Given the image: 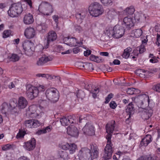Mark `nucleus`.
Listing matches in <instances>:
<instances>
[{
  "label": "nucleus",
  "mask_w": 160,
  "mask_h": 160,
  "mask_svg": "<svg viewBox=\"0 0 160 160\" xmlns=\"http://www.w3.org/2000/svg\"><path fill=\"white\" fill-rule=\"evenodd\" d=\"M135 9L134 7L132 6H131L126 8L122 13L123 14L125 15L132 14L133 13Z\"/></svg>",
  "instance_id": "obj_36"
},
{
  "label": "nucleus",
  "mask_w": 160,
  "mask_h": 160,
  "mask_svg": "<svg viewBox=\"0 0 160 160\" xmlns=\"http://www.w3.org/2000/svg\"><path fill=\"white\" fill-rule=\"evenodd\" d=\"M11 34V31L10 30H4L2 33V37L6 38L10 37Z\"/></svg>",
  "instance_id": "obj_43"
},
{
  "label": "nucleus",
  "mask_w": 160,
  "mask_h": 160,
  "mask_svg": "<svg viewBox=\"0 0 160 160\" xmlns=\"http://www.w3.org/2000/svg\"><path fill=\"white\" fill-rule=\"evenodd\" d=\"M25 125L28 128H35L40 126V122L37 119H29L25 121Z\"/></svg>",
  "instance_id": "obj_15"
},
{
  "label": "nucleus",
  "mask_w": 160,
  "mask_h": 160,
  "mask_svg": "<svg viewBox=\"0 0 160 160\" xmlns=\"http://www.w3.org/2000/svg\"><path fill=\"white\" fill-rule=\"evenodd\" d=\"M57 38V35L55 32L53 31H50L48 33V35L47 37L48 45L51 42H52L55 40ZM47 46H48V45H47Z\"/></svg>",
  "instance_id": "obj_26"
},
{
  "label": "nucleus",
  "mask_w": 160,
  "mask_h": 160,
  "mask_svg": "<svg viewBox=\"0 0 160 160\" xmlns=\"http://www.w3.org/2000/svg\"><path fill=\"white\" fill-rule=\"evenodd\" d=\"M128 16L124 18L123 19L122 24L126 27L128 29H129L132 27L134 23L133 16Z\"/></svg>",
  "instance_id": "obj_12"
},
{
  "label": "nucleus",
  "mask_w": 160,
  "mask_h": 160,
  "mask_svg": "<svg viewBox=\"0 0 160 160\" xmlns=\"http://www.w3.org/2000/svg\"><path fill=\"white\" fill-rule=\"evenodd\" d=\"M38 89V94L39 92H42L45 89V87L44 86L42 85H39L38 87H37Z\"/></svg>",
  "instance_id": "obj_55"
},
{
  "label": "nucleus",
  "mask_w": 160,
  "mask_h": 160,
  "mask_svg": "<svg viewBox=\"0 0 160 160\" xmlns=\"http://www.w3.org/2000/svg\"><path fill=\"white\" fill-rule=\"evenodd\" d=\"M36 144V140L34 138H32L30 140L24 142L23 147L26 150L30 151L34 149Z\"/></svg>",
  "instance_id": "obj_14"
},
{
  "label": "nucleus",
  "mask_w": 160,
  "mask_h": 160,
  "mask_svg": "<svg viewBox=\"0 0 160 160\" xmlns=\"http://www.w3.org/2000/svg\"><path fill=\"white\" fill-rule=\"evenodd\" d=\"M152 89L155 91L160 93V83H157L154 85Z\"/></svg>",
  "instance_id": "obj_48"
},
{
  "label": "nucleus",
  "mask_w": 160,
  "mask_h": 160,
  "mask_svg": "<svg viewBox=\"0 0 160 160\" xmlns=\"http://www.w3.org/2000/svg\"><path fill=\"white\" fill-rule=\"evenodd\" d=\"M145 50L144 45L142 44L140 46L137 47L136 49L133 50L132 53L134 55H131L130 58L136 60L135 59L137 58L139 53H142L145 51Z\"/></svg>",
  "instance_id": "obj_16"
},
{
  "label": "nucleus",
  "mask_w": 160,
  "mask_h": 160,
  "mask_svg": "<svg viewBox=\"0 0 160 160\" xmlns=\"http://www.w3.org/2000/svg\"><path fill=\"white\" fill-rule=\"evenodd\" d=\"M8 58L11 61L15 62L19 60L20 57L17 54H12L8 56Z\"/></svg>",
  "instance_id": "obj_37"
},
{
  "label": "nucleus",
  "mask_w": 160,
  "mask_h": 160,
  "mask_svg": "<svg viewBox=\"0 0 160 160\" xmlns=\"http://www.w3.org/2000/svg\"><path fill=\"white\" fill-rule=\"evenodd\" d=\"M143 118L145 120L148 119L152 115L153 113L152 110L149 109L148 108L143 109Z\"/></svg>",
  "instance_id": "obj_30"
},
{
  "label": "nucleus",
  "mask_w": 160,
  "mask_h": 160,
  "mask_svg": "<svg viewBox=\"0 0 160 160\" xmlns=\"http://www.w3.org/2000/svg\"><path fill=\"white\" fill-rule=\"evenodd\" d=\"M52 18L55 23L56 27H57L58 23L59 16L58 15H55L52 16Z\"/></svg>",
  "instance_id": "obj_51"
},
{
  "label": "nucleus",
  "mask_w": 160,
  "mask_h": 160,
  "mask_svg": "<svg viewBox=\"0 0 160 160\" xmlns=\"http://www.w3.org/2000/svg\"><path fill=\"white\" fill-rule=\"evenodd\" d=\"M37 107L34 105H32L29 107V111L28 113L29 114L31 117H33L36 116V110Z\"/></svg>",
  "instance_id": "obj_33"
},
{
  "label": "nucleus",
  "mask_w": 160,
  "mask_h": 160,
  "mask_svg": "<svg viewBox=\"0 0 160 160\" xmlns=\"http://www.w3.org/2000/svg\"><path fill=\"white\" fill-rule=\"evenodd\" d=\"M7 6V4L5 3H0V9H2Z\"/></svg>",
  "instance_id": "obj_63"
},
{
  "label": "nucleus",
  "mask_w": 160,
  "mask_h": 160,
  "mask_svg": "<svg viewBox=\"0 0 160 160\" xmlns=\"http://www.w3.org/2000/svg\"><path fill=\"white\" fill-rule=\"evenodd\" d=\"M126 112L129 115V118L127 119H128L131 118V116L134 113L135 108L132 102L129 103L126 109Z\"/></svg>",
  "instance_id": "obj_28"
},
{
  "label": "nucleus",
  "mask_w": 160,
  "mask_h": 160,
  "mask_svg": "<svg viewBox=\"0 0 160 160\" xmlns=\"http://www.w3.org/2000/svg\"><path fill=\"white\" fill-rule=\"evenodd\" d=\"M28 103V102L26 98L22 97H21L19 98L18 100V108L23 109L27 106Z\"/></svg>",
  "instance_id": "obj_29"
},
{
  "label": "nucleus",
  "mask_w": 160,
  "mask_h": 160,
  "mask_svg": "<svg viewBox=\"0 0 160 160\" xmlns=\"http://www.w3.org/2000/svg\"><path fill=\"white\" fill-rule=\"evenodd\" d=\"M60 121L63 126L69 125L73 122V119L71 118V117H63L60 119Z\"/></svg>",
  "instance_id": "obj_23"
},
{
  "label": "nucleus",
  "mask_w": 160,
  "mask_h": 160,
  "mask_svg": "<svg viewBox=\"0 0 160 160\" xmlns=\"http://www.w3.org/2000/svg\"><path fill=\"white\" fill-rule=\"evenodd\" d=\"M34 21L32 15L30 13L26 14L23 19V21L25 24L28 25L32 24Z\"/></svg>",
  "instance_id": "obj_27"
},
{
  "label": "nucleus",
  "mask_w": 160,
  "mask_h": 160,
  "mask_svg": "<svg viewBox=\"0 0 160 160\" xmlns=\"http://www.w3.org/2000/svg\"><path fill=\"white\" fill-rule=\"evenodd\" d=\"M88 11L90 15L95 17H97L102 15L104 12L102 5L96 2L90 5L88 8Z\"/></svg>",
  "instance_id": "obj_5"
},
{
  "label": "nucleus",
  "mask_w": 160,
  "mask_h": 160,
  "mask_svg": "<svg viewBox=\"0 0 160 160\" xmlns=\"http://www.w3.org/2000/svg\"><path fill=\"white\" fill-rule=\"evenodd\" d=\"M67 132L68 135L72 137H77L78 135L77 128L73 125L69 126L67 128Z\"/></svg>",
  "instance_id": "obj_20"
},
{
  "label": "nucleus",
  "mask_w": 160,
  "mask_h": 160,
  "mask_svg": "<svg viewBox=\"0 0 160 160\" xmlns=\"http://www.w3.org/2000/svg\"><path fill=\"white\" fill-rule=\"evenodd\" d=\"M26 94L27 97L30 99H32L38 96V88L31 84H28L26 86Z\"/></svg>",
  "instance_id": "obj_9"
},
{
  "label": "nucleus",
  "mask_w": 160,
  "mask_h": 160,
  "mask_svg": "<svg viewBox=\"0 0 160 160\" xmlns=\"http://www.w3.org/2000/svg\"><path fill=\"white\" fill-rule=\"evenodd\" d=\"M78 155L85 160H92L98 157V149L97 146L93 145L91 146V150L86 147L82 148L79 151Z\"/></svg>",
  "instance_id": "obj_2"
},
{
  "label": "nucleus",
  "mask_w": 160,
  "mask_h": 160,
  "mask_svg": "<svg viewBox=\"0 0 160 160\" xmlns=\"http://www.w3.org/2000/svg\"><path fill=\"white\" fill-rule=\"evenodd\" d=\"M115 122L112 121L111 124L108 123L106 126V132L107 133H112L115 127Z\"/></svg>",
  "instance_id": "obj_32"
},
{
  "label": "nucleus",
  "mask_w": 160,
  "mask_h": 160,
  "mask_svg": "<svg viewBox=\"0 0 160 160\" xmlns=\"http://www.w3.org/2000/svg\"><path fill=\"white\" fill-rule=\"evenodd\" d=\"M18 160H30V159L27 157L23 156L19 158Z\"/></svg>",
  "instance_id": "obj_64"
},
{
  "label": "nucleus",
  "mask_w": 160,
  "mask_h": 160,
  "mask_svg": "<svg viewBox=\"0 0 160 160\" xmlns=\"http://www.w3.org/2000/svg\"><path fill=\"white\" fill-rule=\"evenodd\" d=\"M132 50V48L130 47L127 48L124 50L123 53L122 55V57L125 58L127 59L129 57L130 58L131 55H134L132 52L130 54V52H131Z\"/></svg>",
  "instance_id": "obj_34"
},
{
  "label": "nucleus",
  "mask_w": 160,
  "mask_h": 160,
  "mask_svg": "<svg viewBox=\"0 0 160 160\" xmlns=\"http://www.w3.org/2000/svg\"><path fill=\"white\" fill-rule=\"evenodd\" d=\"M148 17V16L146 14L137 12L134 14L133 17V20L134 23H138L144 22L146 20Z\"/></svg>",
  "instance_id": "obj_17"
},
{
  "label": "nucleus",
  "mask_w": 160,
  "mask_h": 160,
  "mask_svg": "<svg viewBox=\"0 0 160 160\" xmlns=\"http://www.w3.org/2000/svg\"><path fill=\"white\" fill-rule=\"evenodd\" d=\"M23 10L21 3L18 2L12 4L9 8L8 13L10 17L14 18L20 15Z\"/></svg>",
  "instance_id": "obj_6"
},
{
  "label": "nucleus",
  "mask_w": 160,
  "mask_h": 160,
  "mask_svg": "<svg viewBox=\"0 0 160 160\" xmlns=\"http://www.w3.org/2000/svg\"><path fill=\"white\" fill-rule=\"evenodd\" d=\"M20 108H17V109L16 110V108H11L12 110L11 111V113L12 114H15L16 115H18L20 111Z\"/></svg>",
  "instance_id": "obj_50"
},
{
  "label": "nucleus",
  "mask_w": 160,
  "mask_h": 160,
  "mask_svg": "<svg viewBox=\"0 0 160 160\" xmlns=\"http://www.w3.org/2000/svg\"><path fill=\"white\" fill-rule=\"evenodd\" d=\"M135 73L137 76L142 78H145L146 77L150 76L151 72L150 71H133Z\"/></svg>",
  "instance_id": "obj_25"
},
{
  "label": "nucleus",
  "mask_w": 160,
  "mask_h": 160,
  "mask_svg": "<svg viewBox=\"0 0 160 160\" xmlns=\"http://www.w3.org/2000/svg\"><path fill=\"white\" fill-rule=\"evenodd\" d=\"M26 133V132L25 131L19 130L18 133L16 136V138H23Z\"/></svg>",
  "instance_id": "obj_47"
},
{
  "label": "nucleus",
  "mask_w": 160,
  "mask_h": 160,
  "mask_svg": "<svg viewBox=\"0 0 160 160\" xmlns=\"http://www.w3.org/2000/svg\"><path fill=\"white\" fill-rule=\"evenodd\" d=\"M51 75L49 74L38 73L36 75V76L38 77H42V78H45L47 79H50V78H51Z\"/></svg>",
  "instance_id": "obj_46"
},
{
  "label": "nucleus",
  "mask_w": 160,
  "mask_h": 160,
  "mask_svg": "<svg viewBox=\"0 0 160 160\" xmlns=\"http://www.w3.org/2000/svg\"><path fill=\"white\" fill-rule=\"evenodd\" d=\"M9 106L11 107V108H16V110H17V108H18V103L16 100L15 101L11 100L9 103Z\"/></svg>",
  "instance_id": "obj_45"
},
{
  "label": "nucleus",
  "mask_w": 160,
  "mask_h": 160,
  "mask_svg": "<svg viewBox=\"0 0 160 160\" xmlns=\"http://www.w3.org/2000/svg\"><path fill=\"white\" fill-rule=\"evenodd\" d=\"M12 147V145L10 144H7L4 146L2 148V149L3 151H7Z\"/></svg>",
  "instance_id": "obj_52"
},
{
  "label": "nucleus",
  "mask_w": 160,
  "mask_h": 160,
  "mask_svg": "<svg viewBox=\"0 0 160 160\" xmlns=\"http://www.w3.org/2000/svg\"><path fill=\"white\" fill-rule=\"evenodd\" d=\"M51 78L50 79H54L55 80H60V77L58 76H54L51 75Z\"/></svg>",
  "instance_id": "obj_57"
},
{
  "label": "nucleus",
  "mask_w": 160,
  "mask_h": 160,
  "mask_svg": "<svg viewBox=\"0 0 160 160\" xmlns=\"http://www.w3.org/2000/svg\"><path fill=\"white\" fill-rule=\"evenodd\" d=\"M106 136V139H107V142L106 146L104 149V152L103 158L105 160H108L111 158L112 153V148L111 145V133H108Z\"/></svg>",
  "instance_id": "obj_7"
},
{
  "label": "nucleus",
  "mask_w": 160,
  "mask_h": 160,
  "mask_svg": "<svg viewBox=\"0 0 160 160\" xmlns=\"http://www.w3.org/2000/svg\"><path fill=\"white\" fill-rule=\"evenodd\" d=\"M58 157L63 160H68L70 158V156L68 152L66 151H60L58 152Z\"/></svg>",
  "instance_id": "obj_31"
},
{
  "label": "nucleus",
  "mask_w": 160,
  "mask_h": 160,
  "mask_svg": "<svg viewBox=\"0 0 160 160\" xmlns=\"http://www.w3.org/2000/svg\"><path fill=\"white\" fill-rule=\"evenodd\" d=\"M147 102L148 103V107L147 108L152 110V108L154 106V103L152 100L149 99L148 97V99L145 101V103Z\"/></svg>",
  "instance_id": "obj_42"
},
{
  "label": "nucleus",
  "mask_w": 160,
  "mask_h": 160,
  "mask_svg": "<svg viewBox=\"0 0 160 160\" xmlns=\"http://www.w3.org/2000/svg\"><path fill=\"white\" fill-rule=\"evenodd\" d=\"M134 88H128L127 91V93L128 94L132 95L134 94Z\"/></svg>",
  "instance_id": "obj_53"
},
{
  "label": "nucleus",
  "mask_w": 160,
  "mask_h": 160,
  "mask_svg": "<svg viewBox=\"0 0 160 160\" xmlns=\"http://www.w3.org/2000/svg\"><path fill=\"white\" fill-rule=\"evenodd\" d=\"M90 59L93 61L97 63H100L102 62V60L100 57L91 54L90 57Z\"/></svg>",
  "instance_id": "obj_39"
},
{
  "label": "nucleus",
  "mask_w": 160,
  "mask_h": 160,
  "mask_svg": "<svg viewBox=\"0 0 160 160\" xmlns=\"http://www.w3.org/2000/svg\"><path fill=\"white\" fill-rule=\"evenodd\" d=\"M149 61L152 63H155L158 62V60L156 57H153L150 59Z\"/></svg>",
  "instance_id": "obj_59"
},
{
  "label": "nucleus",
  "mask_w": 160,
  "mask_h": 160,
  "mask_svg": "<svg viewBox=\"0 0 160 160\" xmlns=\"http://www.w3.org/2000/svg\"><path fill=\"white\" fill-rule=\"evenodd\" d=\"M54 11L52 5L45 1L41 2L39 5L38 10V14L42 16L50 15Z\"/></svg>",
  "instance_id": "obj_3"
},
{
  "label": "nucleus",
  "mask_w": 160,
  "mask_h": 160,
  "mask_svg": "<svg viewBox=\"0 0 160 160\" xmlns=\"http://www.w3.org/2000/svg\"><path fill=\"white\" fill-rule=\"evenodd\" d=\"M91 51L90 50H87L84 51V55L85 56H88L89 55H90L91 53Z\"/></svg>",
  "instance_id": "obj_61"
},
{
  "label": "nucleus",
  "mask_w": 160,
  "mask_h": 160,
  "mask_svg": "<svg viewBox=\"0 0 160 160\" xmlns=\"http://www.w3.org/2000/svg\"><path fill=\"white\" fill-rule=\"evenodd\" d=\"M52 59V56L44 55L39 58L37 62V64L38 66L42 65L44 63L51 61Z\"/></svg>",
  "instance_id": "obj_21"
},
{
  "label": "nucleus",
  "mask_w": 160,
  "mask_h": 160,
  "mask_svg": "<svg viewBox=\"0 0 160 160\" xmlns=\"http://www.w3.org/2000/svg\"><path fill=\"white\" fill-rule=\"evenodd\" d=\"M87 13V10L85 9L81 10L76 14V17L78 23H81L82 20L84 18Z\"/></svg>",
  "instance_id": "obj_22"
},
{
  "label": "nucleus",
  "mask_w": 160,
  "mask_h": 160,
  "mask_svg": "<svg viewBox=\"0 0 160 160\" xmlns=\"http://www.w3.org/2000/svg\"><path fill=\"white\" fill-rule=\"evenodd\" d=\"M125 32L123 27L119 24L114 27L111 25L107 26L104 31L105 34L109 38H119L122 37Z\"/></svg>",
  "instance_id": "obj_1"
},
{
  "label": "nucleus",
  "mask_w": 160,
  "mask_h": 160,
  "mask_svg": "<svg viewBox=\"0 0 160 160\" xmlns=\"http://www.w3.org/2000/svg\"><path fill=\"white\" fill-rule=\"evenodd\" d=\"M94 128L90 123H87L82 129V131L84 134L91 136L94 133Z\"/></svg>",
  "instance_id": "obj_13"
},
{
  "label": "nucleus",
  "mask_w": 160,
  "mask_h": 160,
  "mask_svg": "<svg viewBox=\"0 0 160 160\" xmlns=\"http://www.w3.org/2000/svg\"><path fill=\"white\" fill-rule=\"evenodd\" d=\"M23 1L26 2L29 6L30 8H32V3L31 0H23Z\"/></svg>",
  "instance_id": "obj_56"
},
{
  "label": "nucleus",
  "mask_w": 160,
  "mask_h": 160,
  "mask_svg": "<svg viewBox=\"0 0 160 160\" xmlns=\"http://www.w3.org/2000/svg\"><path fill=\"white\" fill-rule=\"evenodd\" d=\"M52 128L51 126L47 127L45 128L38 130L36 132V134L40 135L42 134L45 133L47 132H50Z\"/></svg>",
  "instance_id": "obj_35"
},
{
  "label": "nucleus",
  "mask_w": 160,
  "mask_h": 160,
  "mask_svg": "<svg viewBox=\"0 0 160 160\" xmlns=\"http://www.w3.org/2000/svg\"><path fill=\"white\" fill-rule=\"evenodd\" d=\"M75 30L78 32H80L82 30V28L79 25H75L74 27Z\"/></svg>",
  "instance_id": "obj_58"
},
{
  "label": "nucleus",
  "mask_w": 160,
  "mask_h": 160,
  "mask_svg": "<svg viewBox=\"0 0 160 160\" xmlns=\"http://www.w3.org/2000/svg\"><path fill=\"white\" fill-rule=\"evenodd\" d=\"M142 33V30L141 29H137L132 32V36L135 38H138L141 35Z\"/></svg>",
  "instance_id": "obj_38"
},
{
  "label": "nucleus",
  "mask_w": 160,
  "mask_h": 160,
  "mask_svg": "<svg viewBox=\"0 0 160 160\" xmlns=\"http://www.w3.org/2000/svg\"><path fill=\"white\" fill-rule=\"evenodd\" d=\"M24 35L28 39L32 38L36 35V32L34 28L29 27L26 28L24 32Z\"/></svg>",
  "instance_id": "obj_19"
},
{
  "label": "nucleus",
  "mask_w": 160,
  "mask_h": 160,
  "mask_svg": "<svg viewBox=\"0 0 160 160\" xmlns=\"http://www.w3.org/2000/svg\"><path fill=\"white\" fill-rule=\"evenodd\" d=\"M148 99V96L146 94H140L136 96L132 100L139 108L145 109L146 107L144 105L145 103V101Z\"/></svg>",
  "instance_id": "obj_8"
},
{
  "label": "nucleus",
  "mask_w": 160,
  "mask_h": 160,
  "mask_svg": "<svg viewBox=\"0 0 160 160\" xmlns=\"http://www.w3.org/2000/svg\"><path fill=\"white\" fill-rule=\"evenodd\" d=\"M109 105L110 107L112 109H115L117 106V105L115 101H112L110 102Z\"/></svg>",
  "instance_id": "obj_54"
},
{
  "label": "nucleus",
  "mask_w": 160,
  "mask_h": 160,
  "mask_svg": "<svg viewBox=\"0 0 160 160\" xmlns=\"http://www.w3.org/2000/svg\"><path fill=\"white\" fill-rule=\"evenodd\" d=\"M85 94L84 92L82 91H80L77 94V96L78 97L82 99L85 97Z\"/></svg>",
  "instance_id": "obj_49"
},
{
  "label": "nucleus",
  "mask_w": 160,
  "mask_h": 160,
  "mask_svg": "<svg viewBox=\"0 0 160 160\" xmlns=\"http://www.w3.org/2000/svg\"><path fill=\"white\" fill-rule=\"evenodd\" d=\"M152 141V136L149 134L145 136L140 142V146L141 147L147 146Z\"/></svg>",
  "instance_id": "obj_24"
},
{
  "label": "nucleus",
  "mask_w": 160,
  "mask_h": 160,
  "mask_svg": "<svg viewBox=\"0 0 160 160\" xmlns=\"http://www.w3.org/2000/svg\"><path fill=\"white\" fill-rule=\"evenodd\" d=\"M99 91V88L95 87V88L93 89H92V90L90 91V92L92 94V97L95 98H96L97 95Z\"/></svg>",
  "instance_id": "obj_44"
},
{
  "label": "nucleus",
  "mask_w": 160,
  "mask_h": 160,
  "mask_svg": "<svg viewBox=\"0 0 160 160\" xmlns=\"http://www.w3.org/2000/svg\"><path fill=\"white\" fill-rule=\"evenodd\" d=\"M62 147L63 150H68L70 154H73L74 153L77 148V146L74 143H67L63 144Z\"/></svg>",
  "instance_id": "obj_18"
},
{
  "label": "nucleus",
  "mask_w": 160,
  "mask_h": 160,
  "mask_svg": "<svg viewBox=\"0 0 160 160\" xmlns=\"http://www.w3.org/2000/svg\"><path fill=\"white\" fill-rule=\"evenodd\" d=\"M156 44L158 46H160V35L158 34Z\"/></svg>",
  "instance_id": "obj_62"
},
{
  "label": "nucleus",
  "mask_w": 160,
  "mask_h": 160,
  "mask_svg": "<svg viewBox=\"0 0 160 160\" xmlns=\"http://www.w3.org/2000/svg\"><path fill=\"white\" fill-rule=\"evenodd\" d=\"M22 46L25 54L28 56H31L35 50L33 43L28 40L25 41L23 43Z\"/></svg>",
  "instance_id": "obj_10"
},
{
  "label": "nucleus",
  "mask_w": 160,
  "mask_h": 160,
  "mask_svg": "<svg viewBox=\"0 0 160 160\" xmlns=\"http://www.w3.org/2000/svg\"><path fill=\"white\" fill-rule=\"evenodd\" d=\"M81 49L79 47H76L73 49V51L74 53L77 54L80 52Z\"/></svg>",
  "instance_id": "obj_60"
},
{
  "label": "nucleus",
  "mask_w": 160,
  "mask_h": 160,
  "mask_svg": "<svg viewBox=\"0 0 160 160\" xmlns=\"http://www.w3.org/2000/svg\"><path fill=\"white\" fill-rule=\"evenodd\" d=\"M61 38L63 40L64 43L70 47L81 46L82 44V42L81 41L79 42L76 39L74 38H70L69 37H62Z\"/></svg>",
  "instance_id": "obj_11"
},
{
  "label": "nucleus",
  "mask_w": 160,
  "mask_h": 160,
  "mask_svg": "<svg viewBox=\"0 0 160 160\" xmlns=\"http://www.w3.org/2000/svg\"><path fill=\"white\" fill-rule=\"evenodd\" d=\"M103 6L107 7L110 6L113 3V0H100Z\"/></svg>",
  "instance_id": "obj_40"
},
{
  "label": "nucleus",
  "mask_w": 160,
  "mask_h": 160,
  "mask_svg": "<svg viewBox=\"0 0 160 160\" xmlns=\"http://www.w3.org/2000/svg\"><path fill=\"white\" fill-rule=\"evenodd\" d=\"M155 157H151L149 156H141L137 160H156Z\"/></svg>",
  "instance_id": "obj_41"
},
{
  "label": "nucleus",
  "mask_w": 160,
  "mask_h": 160,
  "mask_svg": "<svg viewBox=\"0 0 160 160\" xmlns=\"http://www.w3.org/2000/svg\"><path fill=\"white\" fill-rule=\"evenodd\" d=\"M45 95L47 98L53 103L57 102L59 98L58 91L54 88H48L45 92Z\"/></svg>",
  "instance_id": "obj_4"
}]
</instances>
